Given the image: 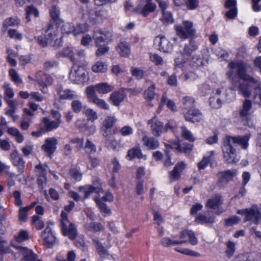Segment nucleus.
<instances>
[{
	"label": "nucleus",
	"mask_w": 261,
	"mask_h": 261,
	"mask_svg": "<svg viewBox=\"0 0 261 261\" xmlns=\"http://www.w3.org/2000/svg\"><path fill=\"white\" fill-rule=\"evenodd\" d=\"M95 46L97 47V49L95 51V56L97 57H100L103 56L109 51V47L106 44Z\"/></svg>",
	"instance_id": "a18cd8bd"
},
{
	"label": "nucleus",
	"mask_w": 261,
	"mask_h": 261,
	"mask_svg": "<svg viewBox=\"0 0 261 261\" xmlns=\"http://www.w3.org/2000/svg\"><path fill=\"white\" fill-rule=\"evenodd\" d=\"M88 30V25L86 23L79 24L73 29V33L75 36L84 33Z\"/></svg>",
	"instance_id": "8fccbe9b"
},
{
	"label": "nucleus",
	"mask_w": 261,
	"mask_h": 261,
	"mask_svg": "<svg viewBox=\"0 0 261 261\" xmlns=\"http://www.w3.org/2000/svg\"><path fill=\"white\" fill-rule=\"evenodd\" d=\"M116 49L122 57H126L130 54V46L126 41L120 42L117 46Z\"/></svg>",
	"instance_id": "72a5a7b5"
},
{
	"label": "nucleus",
	"mask_w": 261,
	"mask_h": 261,
	"mask_svg": "<svg viewBox=\"0 0 261 261\" xmlns=\"http://www.w3.org/2000/svg\"><path fill=\"white\" fill-rule=\"evenodd\" d=\"M90 101L93 102L97 107L103 110H108L110 109L109 105L103 99L99 98L98 96H96Z\"/></svg>",
	"instance_id": "49530a36"
},
{
	"label": "nucleus",
	"mask_w": 261,
	"mask_h": 261,
	"mask_svg": "<svg viewBox=\"0 0 261 261\" xmlns=\"http://www.w3.org/2000/svg\"><path fill=\"white\" fill-rule=\"evenodd\" d=\"M130 71L132 74L138 79H141L144 76V71L140 68L132 67Z\"/></svg>",
	"instance_id": "774afa93"
},
{
	"label": "nucleus",
	"mask_w": 261,
	"mask_h": 261,
	"mask_svg": "<svg viewBox=\"0 0 261 261\" xmlns=\"http://www.w3.org/2000/svg\"><path fill=\"white\" fill-rule=\"evenodd\" d=\"M250 138L249 135L244 136L227 137L224 141L222 148L224 161L228 163H236L239 161L234 147L238 144L240 145L243 149L248 147V142Z\"/></svg>",
	"instance_id": "f257e3e1"
},
{
	"label": "nucleus",
	"mask_w": 261,
	"mask_h": 261,
	"mask_svg": "<svg viewBox=\"0 0 261 261\" xmlns=\"http://www.w3.org/2000/svg\"><path fill=\"white\" fill-rule=\"evenodd\" d=\"M198 0H186L185 5L187 8L190 10L196 9L199 6Z\"/></svg>",
	"instance_id": "0e129e2a"
},
{
	"label": "nucleus",
	"mask_w": 261,
	"mask_h": 261,
	"mask_svg": "<svg viewBox=\"0 0 261 261\" xmlns=\"http://www.w3.org/2000/svg\"><path fill=\"white\" fill-rule=\"evenodd\" d=\"M194 102V99L191 96H184L182 99V103L184 109H188L193 108Z\"/></svg>",
	"instance_id": "de8ad7c7"
},
{
	"label": "nucleus",
	"mask_w": 261,
	"mask_h": 261,
	"mask_svg": "<svg viewBox=\"0 0 261 261\" xmlns=\"http://www.w3.org/2000/svg\"><path fill=\"white\" fill-rule=\"evenodd\" d=\"M84 114L87 117V119L91 122L94 121L98 118L96 112L92 109L88 108L86 109L84 112Z\"/></svg>",
	"instance_id": "5fc2aeb1"
},
{
	"label": "nucleus",
	"mask_w": 261,
	"mask_h": 261,
	"mask_svg": "<svg viewBox=\"0 0 261 261\" xmlns=\"http://www.w3.org/2000/svg\"><path fill=\"white\" fill-rule=\"evenodd\" d=\"M222 203L223 202L221 196L219 194H217L207 201L205 207L213 210L218 209L215 213L216 215H220L224 212L223 210H220L219 208V206L222 205Z\"/></svg>",
	"instance_id": "dca6fc26"
},
{
	"label": "nucleus",
	"mask_w": 261,
	"mask_h": 261,
	"mask_svg": "<svg viewBox=\"0 0 261 261\" xmlns=\"http://www.w3.org/2000/svg\"><path fill=\"white\" fill-rule=\"evenodd\" d=\"M186 164L184 162L178 163L174 167L173 171L170 173V179L171 181L178 180L180 177V173L186 168Z\"/></svg>",
	"instance_id": "c85d7f7f"
},
{
	"label": "nucleus",
	"mask_w": 261,
	"mask_h": 261,
	"mask_svg": "<svg viewBox=\"0 0 261 261\" xmlns=\"http://www.w3.org/2000/svg\"><path fill=\"white\" fill-rule=\"evenodd\" d=\"M215 217L212 215L210 216H206L204 215H199L196 217V221L201 224H213L215 222Z\"/></svg>",
	"instance_id": "e433bc0d"
},
{
	"label": "nucleus",
	"mask_w": 261,
	"mask_h": 261,
	"mask_svg": "<svg viewBox=\"0 0 261 261\" xmlns=\"http://www.w3.org/2000/svg\"><path fill=\"white\" fill-rule=\"evenodd\" d=\"M96 91L100 94H106L113 91L114 88L107 83H101L96 84Z\"/></svg>",
	"instance_id": "2f4dec72"
},
{
	"label": "nucleus",
	"mask_w": 261,
	"mask_h": 261,
	"mask_svg": "<svg viewBox=\"0 0 261 261\" xmlns=\"http://www.w3.org/2000/svg\"><path fill=\"white\" fill-rule=\"evenodd\" d=\"M161 20L166 25L172 23L174 21L172 14L167 11L162 12V17Z\"/></svg>",
	"instance_id": "603ef678"
},
{
	"label": "nucleus",
	"mask_w": 261,
	"mask_h": 261,
	"mask_svg": "<svg viewBox=\"0 0 261 261\" xmlns=\"http://www.w3.org/2000/svg\"><path fill=\"white\" fill-rule=\"evenodd\" d=\"M80 191L81 192H83L84 193V199H86L89 197V196L92 193H99L98 190V187H93L90 185H86L84 187H81L79 188Z\"/></svg>",
	"instance_id": "c9c22d12"
},
{
	"label": "nucleus",
	"mask_w": 261,
	"mask_h": 261,
	"mask_svg": "<svg viewBox=\"0 0 261 261\" xmlns=\"http://www.w3.org/2000/svg\"><path fill=\"white\" fill-rule=\"evenodd\" d=\"M62 54L64 56L70 58V59L73 62H76L77 59L74 57V54L73 53L72 49L71 48L68 47L64 48L62 50Z\"/></svg>",
	"instance_id": "13d9d810"
},
{
	"label": "nucleus",
	"mask_w": 261,
	"mask_h": 261,
	"mask_svg": "<svg viewBox=\"0 0 261 261\" xmlns=\"http://www.w3.org/2000/svg\"><path fill=\"white\" fill-rule=\"evenodd\" d=\"M161 101L167 105V107L171 110L172 111H176L177 109L174 102L168 99L165 95L162 96L161 98Z\"/></svg>",
	"instance_id": "052dcab7"
},
{
	"label": "nucleus",
	"mask_w": 261,
	"mask_h": 261,
	"mask_svg": "<svg viewBox=\"0 0 261 261\" xmlns=\"http://www.w3.org/2000/svg\"><path fill=\"white\" fill-rule=\"evenodd\" d=\"M58 28L51 23H48L47 29L45 31V36L48 41H55V44L58 46H60L61 41L58 39Z\"/></svg>",
	"instance_id": "aec40b11"
},
{
	"label": "nucleus",
	"mask_w": 261,
	"mask_h": 261,
	"mask_svg": "<svg viewBox=\"0 0 261 261\" xmlns=\"http://www.w3.org/2000/svg\"><path fill=\"white\" fill-rule=\"evenodd\" d=\"M71 107L73 111L75 113H80L83 108H85L82 101L77 99V98L72 99L71 103Z\"/></svg>",
	"instance_id": "ea45409f"
},
{
	"label": "nucleus",
	"mask_w": 261,
	"mask_h": 261,
	"mask_svg": "<svg viewBox=\"0 0 261 261\" xmlns=\"http://www.w3.org/2000/svg\"><path fill=\"white\" fill-rule=\"evenodd\" d=\"M154 45L158 49L164 53H170L173 49V44L165 36H157L154 40Z\"/></svg>",
	"instance_id": "9b49d317"
},
{
	"label": "nucleus",
	"mask_w": 261,
	"mask_h": 261,
	"mask_svg": "<svg viewBox=\"0 0 261 261\" xmlns=\"http://www.w3.org/2000/svg\"><path fill=\"white\" fill-rule=\"evenodd\" d=\"M112 37L111 32L100 30L98 31H94L92 36V38L94 40L95 45H99L105 44L109 40H110Z\"/></svg>",
	"instance_id": "2eb2a0df"
},
{
	"label": "nucleus",
	"mask_w": 261,
	"mask_h": 261,
	"mask_svg": "<svg viewBox=\"0 0 261 261\" xmlns=\"http://www.w3.org/2000/svg\"><path fill=\"white\" fill-rule=\"evenodd\" d=\"M185 118L187 121L191 122H199L202 119V115L197 109H190L185 114Z\"/></svg>",
	"instance_id": "bb28decb"
},
{
	"label": "nucleus",
	"mask_w": 261,
	"mask_h": 261,
	"mask_svg": "<svg viewBox=\"0 0 261 261\" xmlns=\"http://www.w3.org/2000/svg\"><path fill=\"white\" fill-rule=\"evenodd\" d=\"M92 241L100 257L103 258L107 257L109 256V253L108 251L104 248L102 244L100 242L98 239L97 238H94Z\"/></svg>",
	"instance_id": "473e14b6"
},
{
	"label": "nucleus",
	"mask_w": 261,
	"mask_h": 261,
	"mask_svg": "<svg viewBox=\"0 0 261 261\" xmlns=\"http://www.w3.org/2000/svg\"><path fill=\"white\" fill-rule=\"evenodd\" d=\"M58 140L55 137L47 138L45 140L44 144L41 148L43 151L47 153L49 157L53 154L57 149Z\"/></svg>",
	"instance_id": "4be33fe9"
},
{
	"label": "nucleus",
	"mask_w": 261,
	"mask_h": 261,
	"mask_svg": "<svg viewBox=\"0 0 261 261\" xmlns=\"http://www.w3.org/2000/svg\"><path fill=\"white\" fill-rule=\"evenodd\" d=\"M11 159L14 165L18 166L19 173H22L24 171L25 162L17 150H14L11 154Z\"/></svg>",
	"instance_id": "393cba45"
},
{
	"label": "nucleus",
	"mask_w": 261,
	"mask_h": 261,
	"mask_svg": "<svg viewBox=\"0 0 261 261\" xmlns=\"http://www.w3.org/2000/svg\"><path fill=\"white\" fill-rule=\"evenodd\" d=\"M84 138H74L70 140V142L75 144V148L79 150L84 148Z\"/></svg>",
	"instance_id": "680f3d73"
},
{
	"label": "nucleus",
	"mask_w": 261,
	"mask_h": 261,
	"mask_svg": "<svg viewBox=\"0 0 261 261\" xmlns=\"http://www.w3.org/2000/svg\"><path fill=\"white\" fill-rule=\"evenodd\" d=\"M26 11V19L28 21H30V19L29 18L30 15H34L35 17H37L39 16V11L38 10L33 6H29L25 8Z\"/></svg>",
	"instance_id": "4d7b16f0"
},
{
	"label": "nucleus",
	"mask_w": 261,
	"mask_h": 261,
	"mask_svg": "<svg viewBox=\"0 0 261 261\" xmlns=\"http://www.w3.org/2000/svg\"><path fill=\"white\" fill-rule=\"evenodd\" d=\"M149 58L156 66H162L164 64V60L162 58L156 54L149 53Z\"/></svg>",
	"instance_id": "864d4df0"
},
{
	"label": "nucleus",
	"mask_w": 261,
	"mask_h": 261,
	"mask_svg": "<svg viewBox=\"0 0 261 261\" xmlns=\"http://www.w3.org/2000/svg\"><path fill=\"white\" fill-rule=\"evenodd\" d=\"M85 151L87 153L92 154L96 152V146L90 140L87 139L85 146Z\"/></svg>",
	"instance_id": "bf43d9fd"
},
{
	"label": "nucleus",
	"mask_w": 261,
	"mask_h": 261,
	"mask_svg": "<svg viewBox=\"0 0 261 261\" xmlns=\"http://www.w3.org/2000/svg\"><path fill=\"white\" fill-rule=\"evenodd\" d=\"M237 175V171L235 170H229L223 172H220L218 173L219 182L222 185L227 184L229 181L232 180L233 177Z\"/></svg>",
	"instance_id": "b1692460"
},
{
	"label": "nucleus",
	"mask_w": 261,
	"mask_h": 261,
	"mask_svg": "<svg viewBox=\"0 0 261 261\" xmlns=\"http://www.w3.org/2000/svg\"><path fill=\"white\" fill-rule=\"evenodd\" d=\"M105 138L106 145L109 148L115 150L117 146L116 140L111 136V134H108L107 136H103Z\"/></svg>",
	"instance_id": "c03bdc74"
},
{
	"label": "nucleus",
	"mask_w": 261,
	"mask_h": 261,
	"mask_svg": "<svg viewBox=\"0 0 261 261\" xmlns=\"http://www.w3.org/2000/svg\"><path fill=\"white\" fill-rule=\"evenodd\" d=\"M148 123L150 125L151 132L154 136L159 137L163 133V123L159 121L156 117H153L149 120Z\"/></svg>",
	"instance_id": "412c9836"
},
{
	"label": "nucleus",
	"mask_w": 261,
	"mask_h": 261,
	"mask_svg": "<svg viewBox=\"0 0 261 261\" xmlns=\"http://www.w3.org/2000/svg\"><path fill=\"white\" fill-rule=\"evenodd\" d=\"M16 241L18 242H22L29 239V233L25 230H20L17 236H15Z\"/></svg>",
	"instance_id": "338daca9"
},
{
	"label": "nucleus",
	"mask_w": 261,
	"mask_h": 261,
	"mask_svg": "<svg viewBox=\"0 0 261 261\" xmlns=\"http://www.w3.org/2000/svg\"><path fill=\"white\" fill-rule=\"evenodd\" d=\"M48 168L46 165L39 164L35 166V172L38 177H46Z\"/></svg>",
	"instance_id": "37998d69"
},
{
	"label": "nucleus",
	"mask_w": 261,
	"mask_h": 261,
	"mask_svg": "<svg viewBox=\"0 0 261 261\" xmlns=\"http://www.w3.org/2000/svg\"><path fill=\"white\" fill-rule=\"evenodd\" d=\"M96 85L94 86H89L86 89L85 92L86 93L88 99L91 101L97 96L96 91Z\"/></svg>",
	"instance_id": "3c124183"
},
{
	"label": "nucleus",
	"mask_w": 261,
	"mask_h": 261,
	"mask_svg": "<svg viewBox=\"0 0 261 261\" xmlns=\"http://www.w3.org/2000/svg\"><path fill=\"white\" fill-rule=\"evenodd\" d=\"M155 86L154 84H152L144 92V97L148 101H151L154 99L156 93L154 92Z\"/></svg>",
	"instance_id": "58836bf2"
},
{
	"label": "nucleus",
	"mask_w": 261,
	"mask_h": 261,
	"mask_svg": "<svg viewBox=\"0 0 261 261\" xmlns=\"http://www.w3.org/2000/svg\"><path fill=\"white\" fill-rule=\"evenodd\" d=\"M117 119L114 116H106L101 123L100 132L102 136H107L108 134H111V128H113L117 122Z\"/></svg>",
	"instance_id": "ddd939ff"
},
{
	"label": "nucleus",
	"mask_w": 261,
	"mask_h": 261,
	"mask_svg": "<svg viewBox=\"0 0 261 261\" xmlns=\"http://www.w3.org/2000/svg\"><path fill=\"white\" fill-rule=\"evenodd\" d=\"M56 91L61 100H72L78 98V95L75 91L65 88L61 84L57 85Z\"/></svg>",
	"instance_id": "f8f14e48"
},
{
	"label": "nucleus",
	"mask_w": 261,
	"mask_h": 261,
	"mask_svg": "<svg viewBox=\"0 0 261 261\" xmlns=\"http://www.w3.org/2000/svg\"><path fill=\"white\" fill-rule=\"evenodd\" d=\"M246 83H240L239 85V92L245 97H249L252 89L254 91V102L259 104L261 102V82L258 79L248 75L243 81Z\"/></svg>",
	"instance_id": "f03ea898"
},
{
	"label": "nucleus",
	"mask_w": 261,
	"mask_h": 261,
	"mask_svg": "<svg viewBox=\"0 0 261 261\" xmlns=\"http://www.w3.org/2000/svg\"><path fill=\"white\" fill-rule=\"evenodd\" d=\"M60 125L59 121H53L47 117H44L41 123L42 129L44 132H50L59 127Z\"/></svg>",
	"instance_id": "cd10ccee"
},
{
	"label": "nucleus",
	"mask_w": 261,
	"mask_h": 261,
	"mask_svg": "<svg viewBox=\"0 0 261 261\" xmlns=\"http://www.w3.org/2000/svg\"><path fill=\"white\" fill-rule=\"evenodd\" d=\"M12 246L18 250L20 254L23 256V261H42L38 259L37 254L32 250L22 246L12 245Z\"/></svg>",
	"instance_id": "a211bd4d"
},
{
	"label": "nucleus",
	"mask_w": 261,
	"mask_h": 261,
	"mask_svg": "<svg viewBox=\"0 0 261 261\" xmlns=\"http://www.w3.org/2000/svg\"><path fill=\"white\" fill-rule=\"evenodd\" d=\"M251 107V101L250 100L246 99L243 103L242 108L239 112V118L244 125L248 124V121L250 118L249 111Z\"/></svg>",
	"instance_id": "f3484780"
},
{
	"label": "nucleus",
	"mask_w": 261,
	"mask_h": 261,
	"mask_svg": "<svg viewBox=\"0 0 261 261\" xmlns=\"http://www.w3.org/2000/svg\"><path fill=\"white\" fill-rule=\"evenodd\" d=\"M69 78L72 83L76 84H83L87 81L85 70L84 68L77 66L72 68Z\"/></svg>",
	"instance_id": "6e6552de"
},
{
	"label": "nucleus",
	"mask_w": 261,
	"mask_h": 261,
	"mask_svg": "<svg viewBox=\"0 0 261 261\" xmlns=\"http://www.w3.org/2000/svg\"><path fill=\"white\" fill-rule=\"evenodd\" d=\"M42 237L44 244L48 247H51L56 243V237L51 231V228L47 226L42 233Z\"/></svg>",
	"instance_id": "a878e982"
},
{
	"label": "nucleus",
	"mask_w": 261,
	"mask_h": 261,
	"mask_svg": "<svg viewBox=\"0 0 261 261\" xmlns=\"http://www.w3.org/2000/svg\"><path fill=\"white\" fill-rule=\"evenodd\" d=\"M156 8V4L153 3L152 0H139L135 11L143 16L146 17L149 13L154 12Z\"/></svg>",
	"instance_id": "1a4fd4ad"
},
{
	"label": "nucleus",
	"mask_w": 261,
	"mask_h": 261,
	"mask_svg": "<svg viewBox=\"0 0 261 261\" xmlns=\"http://www.w3.org/2000/svg\"><path fill=\"white\" fill-rule=\"evenodd\" d=\"M9 74L12 80L16 84H20L22 83V80L19 77L16 71L14 69H11L9 70Z\"/></svg>",
	"instance_id": "69168bd1"
},
{
	"label": "nucleus",
	"mask_w": 261,
	"mask_h": 261,
	"mask_svg": "<svg viewBox=\"0 0 261 261\" xmlns=\"http://www.w3.org/2000/svg\"><path fill=\"white\" fill-rule=\"evenodd\" d=\"M167 148L175 149L180 152H183L186 154H189L192 150L193 145L190 144H187L184 146L178 144H174L173 145H167Z\"/></svg>",
	"instance_id": "f704fd0d"
},
{
	"label": "nucleus",
	"mask_w": 261,
	"mask_h": 261,
	"mask_svg": "<svg viewBox=\"0 0 261 261\" xmlns=\"http://www.w3.org/2000/svg\"><path fill=\"white\" fill-rule=\"evenodd\" d=\"M126 97L124 91L122 89L112 92L109 97V101L115 106H119Z\"/></svg>",
	"instance_id": "5701e85b"
},
{
	"label": "nucleus",
	"mask_w": 261,
	"mask_h": 261,
	"mask_svg": "<svg viewBox=\"0 0 261 261\" xmlns=\"http://www.w3.org/2000/svg\"><path fill=\"white\" fill-rule=\"evenodd\" d=\"M61 217V229L63 234L65 236H68L71 240L74 239L77 234L74 225L69 221L67 215L65 212H62Z\"/></svg>",
	"instance_id": "20e7f679"
},
{
	"label": "nucleus",
	"mask_w": 261,
	"mask_h": 261,
	"mask_svg": "<svg viewBox=\"0 0 261 261\" xmlns=\"http://www.w3.org/2000/svg\"><path fill=\"white\" fill-rule=\"evenodd\" d=\"M228 66L230 69H236L237 74L243 81L249 75L247 73L246 65L242 62H231Z\"/></svg>",
	"instance_id": "6ab92c4d"
},
{
	"label": "nucleus",
	"mask_w": 261,
	"mask_h": 261,
	"mask_svg": "<svg viewBox=\"0 0 261 261\" xmlns=\"http://www.w3.org/2000/svg\"><path fill=\"white\" fill-rule=\"evenodd\" d=\"M226 90L223 88L218 89L210 98V105L212 108L218 109L221 107L222 102L229 101L230 99L226 96Z\"/></svg>",
	"instance_id": "0eeeda50"
},
{
	"label": "nucleus",
	"mask_w": 261,
	"mask_h": 261,
	"mask_svg": "<svg viewBox=\"0 0 261 261\" xmlns=\"http://www.w3.org/2000/svg\"><path fill=\"white\" fill-rule=\"evenodd\" d=\"M138 133L139 135H142L141 140L143 144L147 148L150 150H154L159 147L160 145L159 141L154 137H149L147 135V132L143 129H139Z\"/></svg>",
	"instance_id": "4468645a"
},
{
	"label": "nucleus",
	"mask_w": 261,
	"mask_h": 261,
	"mask_svg": "<svg viewBox=\"0 0 261 261\" xmlns=\"http://www.w3.org/2000/svg\"><path fill=\"white\" fill-rule=\"evenodd\" d=\"M126 157L128 158L129 160H132L135 158H137L139 159H142L145 160L147 159V156L143 155L141 149L138 147H135L129 149L127 151Z\"/></svg>",
	"instance_id": "c756f323"
},
{
	"label": "nucleus",
	"mask_w": 261,
	"mask_h": 261,
	"mask_svg": "<svg viewBox=\"0 0 261 261\" xmlns=\"http://www.w3.org/2000/svg\"><path fill=\"white\" fill-rule=\"evenodd\" d=\"M180 239H185L187 237L189 238V242L192 245H196L197 244L198 241L195 237V233L191 230H185L179 233V236Z\"/></svg>",
	"instance_id": "7c9ffc66"
},
{
	"label": "nucleus",
	"mask_w": 261,
	"mask_h": 261,
	"mask_svg": "<svg viewBox=\"0 0 261 261\" xmlns=\"http://www.w3.org/2000/svg\"><path fill=\"white\" fill-rule=\"evenodd\" d=\"M177 35L183 39H187L195 36L196 30L191 21L184 20L180 25H175Z\"/></svg>",
	"instance_id": "7ed1b4c3"
},
{
	"label": "nucleus",
	"mask_w": 261,
	"mask_h": 261,
	"mask_svg": "<svg viewBox=\"0 0 261 261\" xmlns=\"http://www.w3.org/2000/svg\"><path fill=\"white\" fill-rule=\"evenodd\" d=\"M95 201L101 213H103L107 214L110 213L111 210L107 207V205L102 202L101 200L95 198Z\"/></svg>",
	"instance_id": "e2e57ef3"
},
{
	"label": "nucleus",
	"mask_w": 261,
	"mask_h": 261,
	"mask_svg": "<svg viewBox=\"0 0 261 261\" xmlns=\"http://www.w3.org/2000/svg\"><path fill=\"white\" fill-rule=\"evenodd\" d=\"M86 228L91 232H97L104 229V227L100 223L91 222L86 225Z\"/></svg>",
	"instance_id": "79ce46f5"
},
{
	"label": "nucleus",
	"mask_w": 261,
	"mask_h": 261,
	"mask_svg": "<svg viewBox=\"0 0 261 261\" xmlns=\"http://www.w3.org/2000/svg\"><path fill=\"white\" fill-rule=\"evenodd\" d=\"M32 119L25 115H23L21 118L20 128L23 130H27L29 129Z\"/></svg>",
	"instance_id": "6e6d98bb"
},
{
	"label": "nucleus",
	"mask_w": 261,
	"mask_h": 261,
	"mask_svg": "<svg viewBox=\"0 0 261 261\" xmlns=\"http://www.w3.org/2000/svg\"><path fill=\"white\" fill-rule=\"evenodd\" d=\"M35 77L40 91L43 94H46L48 92L47 85H50L53 84V79L49 75L43 74L41 71L36 73Z\"/></svg>",
	"instance_id": "9d476101"
},
{
	"label": "nucleus",
	"mask_w": 261,
	"mask_h": 261,
	"mask_svg": "<svg viewBox=\"0 0 261 261\" xmlns=\"http://www.w3.org/2000/svg\"><path fill=\"white\" fill-rule=\"evenodd\" d=\"M225 245L226 246V249L225 251V253L227 257L230 258L231 257L235 252L236 250V244L234 242L228 241L226 242Z\"/></svg>",
	"instance_id": "a19ab883"
},
{
	"label": "nucleus",
	"mask_w": 261,
	"mask_h": 261,
	"mask_svg": "<svg viewBox=\"0 0 261 261\" xmlns=\"http://www.w3.org/2000/svg\"><path fill=\"white\" fill-rule=\"evenodd\" d=\"M197 49V46L195 41L190 40L188 44H185L184 48L180 51L181 58L178 57L175 59L176 65L181 66L189 59L192 54Z\"/></svg>",
	"instance_id": "39448f33"
},
{
	"label": "nucleus",
	"mask_w": 261,
	"mask_h": 261,
	"mask_svg": "<svg viewBox=\"0 0 261 261\" xmlns=\"http://www.w3.org/2000/svg\"><path fill=\"white\" fill-rule=\"evenodd\" d=\"M91 69L95 73H105L108 70V66L103 62L97 61L92 66Z\"/></svg>",
	"instance_id": "4c0bfd02"
},
{
	"label": "nucleus",
	"mask_w": 261,
	"mask_h": 261,
	"mask_svg": "<svg viewBox=\"0 0 261 261\" xmlns=\"http://www.w3.org/2000/svg\"><path fill=\"white\" fill-rule=\"evenodd\" d=\"M181 135L184 139L191 142H194L195 140L192 133L185 126L181 127Z\"/></svg>",
	"instance_id": "09e8293b"
},
{
	"label": "nucleus",
	"mask_w": 261,
	"mask_h": 261,
	"mask_svg": "<svg viewBox=\"0 0 261 261\" xmlns=\"http://www.w3.org/2000/svg\"><path fill=\"white\" fill-rule=\"evenodd\" d=\"M238 213L245 216L246 221H251L255 224H258L261 220V213L256 205H253L250 208L239 210Z\"/></svg>",
	"instance_id": "423d86ee"
}]
</instances>
